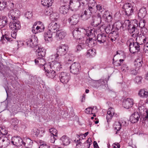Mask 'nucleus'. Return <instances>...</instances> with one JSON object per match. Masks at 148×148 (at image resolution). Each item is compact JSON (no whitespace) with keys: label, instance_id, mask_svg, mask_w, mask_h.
<instances>
[{"label":"nucleus","instance_id":"1","mask_svg":"<svg viewBox=\"0 0 148 148\" xmlns=\"http://www.w3.org/2000/svg\"><path fill=\"white\" fill-rule=\"evenodd\" d=\"M123 26L125 29H127L130 34H133L136 30L138 26V22L135 20L133 22L131 23L129 20H125L123 23Z\"/></svg>","mask_w":148,"mask_h":148},{"label":"nucleus","instance_id":"2","mask_svg":"<svg viewBox=\"0 0 148 148\" xmlns=\"http://www.w3.org/2000/svg\"><path fill=\"white\" fill-rule=\"evenodd\" d=\"M57 54L54 55L55 60L59 61L60 58L59 56H62L65 55L68 50V47L65 44L60 45L57 49Z\"/></svg>","mask_w":148,"mask_h":148},{"label":"nucleus","instance_id":"3","mask_svg":"<svg viewBox=\"0 0 148 148\" xmlns=\"http://www.w3.org/2000/svg\"><path fill=\"white\" fill-rule=\"evenodd\" d=\"M132 39L127 41V45L129 47V50L131 53H134L140 50V45L137 42H134Z\"/></svg>","mask_w":148,"mask_h":148},{"label":"nucleus","instance_id":"4","mask_svg":"<svg viewBox=\"0 0 148 148\" xmlns=\"http://www.w3.org/2000/svg\"><path fill=\"white\" fill-rule=\"evenodd\" d=\"M57 61L59 62H52L51 63H48V64H46L45 66L47 67L48 68L52 70H55L57 72L60 71V69L62 68L61 63L62 64L63 62L62 61L60 60V59L59 61L58 60Z\"/></svg>","mask_w":148,"mask_h":148},{"label":"nucleus","instance_id":"5","mask_svg":"<svg viewBox=\"0 0 148 148\" xmlns=\"http://www.w3.org/2000/svg\"><path fill=\"white\" fill-rule=\"evenodd\" d=\"M101 19L102 17L100 14H97V16L92 17L91 25L95 27H97L100 25L101 26H102L103 23H101Z\"/></svg>","mask_w":148,"mask_h":148},{"label":"nucleus","instance_id":"6","mask_svg":"<svg viewBox=\"0 0 148 148\" xmlns=\"http://www.w3.org/2000/svg\"><path fill=\"white\" fill-rule=\"evenodd\" d=\"M123 8L127 16H130L133 14L134 7L131 3H129L125 4Z\"/></svg>","mask_w":148,"mask_h":148},{"label":"nucleus","instance_id":"7","mask_svg":"<svg viewBox=\"0 0 148 148\" xmlns=\"http://www.w3.org/2000/svg\"><path fill=\"white\" fill-rule=\"evenodd\" d=\"M59 78L60 82L63 84L67 83L70 79V75L69 73L62 72L60 73Z\"/></svg>","mask_w":148,"mask_h":148},{"label":"nucleus","instance_id":"8","mask_svg":"<svg viewBox=\"0 0 148 148\" xmlns=\"http://www.w3.org/2000/svg\"><path fill=\"white\" fill-rule=\"evenodd\" d=\"M9 27L12 30L18 31L21 27L20 22L17 20L15 19L10 22Z\"/></svg>","mask_w":148,"mask_h":148},{"label":"nucleus","instance_id":"9","mask_svg":"<svg viewBox=\"0 0 148 148\" xmlns=\"http://www.w3.org/2000/svg\"><path fill=\"white\" fill-rule=\"evenodd\" d=\"M10 140L6 136H0V148H5L10 144Z\"/></svg>","mask_w":148,"mask_h":148},{"label":"nucleus","instance_id":"10","mask_svg":"<svg viewBox=\"0 0 148 148\" xmlns=\"http://www.w3.org/2000/svg\"><path fill=\"white\" fill-rule=\"evenodd\" d=\"M80 66L77 63L74 62L70 66L71 72L74 74H77L80 72Z\"/></svg>","mask_w":148,"mask_h":148},{"label":"nucleus","instance_id":"11","mask_svg":"<svg viewBox=\"0 0 148 148\" xmlns=\"http://www.w3.org/2000/svg\"><path fill=\"white\" fill-rule=\"evenodd\" d=\"M44 70L46 76L48 77L53 79L56 76L57 72L55 70H52L45 66L44 67Z\"/></svg>","mask_w":148,"mask_h":148},{"label":"nucleus","instance_id":"12","mask_svg":"<svg viewBox=\"0 0 148 148\" xmlns=\"http://www.w3.org/2000/svg\"><path fill=\"white\" fill-rule=\"evenodd\" d=\"M106 119L108 124H109V122L111 121L112 117L116 116L117 114H115L114 109L112 107L108 109Z\"/></svg>","mask_w":148,"mask_h":148},{"label":"nucleus","instance_id":"13","mask_svg":"<svg viewBox=\"0 0 148 148\" xmlns=\"http://www.w3.org/2000/svg\"><path fill=\"white\" fill-rule=\"evenodd\" d=\"M134 103L133 99L127 98L123 101L122 105L124 108L128 109L132 108Z\"/></svg>","mask_w":148,"mask_h":148},{"label":"nucleus","instance_id":"14","mask_svg":"<svg viewBox=\"0 0 148 148\" xmlns=\"http://www.w3.org/2000/svg\"><path fill=\"white\" fill-rule=\"evenodd\" d=\"M12 144L16 146H19L23 145V140L19 136H14L11 139Z\"/></svg>","mask_w":148,"mask_h":148},{"label":"nucleus","instance_id":"15","mask_svg":"<svg viewBox=\"0 0 148 148\" xmlns=\"http://www.w3.org/2000/svg\"><path fill=\"white\" fill-rule=\"evenodd\" d=\"M96 39L98 43L100 44L104 45L106 43L108 37L106 34L103 33L98 34Z\"/></svg>","mask_w":148,"mask_h":148},{"label":"nucleus","instance_id":"16","mask_svg":"<svg viewBox=\"0 0 148 148\" xmlns=\"http://www.w3.org/2000/svg\"><path fill=\"white\" fill-rule=\"evenodd\" d=\"M102 16L105 19L106 22L108 23L112 22L113 20L112 13H110L108 10L104 11Z\"/></svg>","mask_w":148,"mask_h":148},{"label":"nucleus","instance_id":"17","mask_svg":"<svg viewBox=\"0 0 148 148\" xmlns=\"http://www.w3.org/2000/svg\"><path fill=\"white\" fill-rule=\"evenodd\" d=\"M26 43L28 46L34 47L37 44V38L34 36H32L26 41Z\"/></svg>","mask_w":148,"mask_h":148},{"label":"nucleus","instance_id":"18","mask_svg":"<svg viewBox=\"0 0 148 148\" xmlns=\"http://www.w3.org/2000/svg\"><path fill=\"white\" fill-rule=\"evenodd\" d=\"M97 42V39L95 37H89L86 41V44L89 47L94 46L96 45Z\"/></svg>","mask_w":148,"mask_h":148},{"label":"nucleus","instance_id":"19","mask_svg":"<svg viewBox=\"0 0 148 148\" xmlns=\"http://www.w3.org/2000/svg\"><path fill=\"white\" fill-rule=\"evenodd\" d=\"M60 27V25L57 23L53 22L50 23L48 26V30L52 33H55L57 31Z\"/></svg>","mask_w":148,"mask_h":148},{"label":"nucleus","instance_id":"20","mask_svg":"<svg viewBox=\"0 0 148 148\" xmlns=\"http://www.w3.org/2000/svg\"><path fill=\"white\" fill-rule=\"evenodd\" d=\"M73 37L77 40H80L83 38L84 33L81 32L78 29L74 30L73 32Z\"/></svg>","mask_w":148,"mask_h":148},{"label":"nucleus","instance_id":"21","mask_svg":"<svg viewBox=\"0 0 148 148\" xmlns=\"http://www.w3.org/2000/svg\"><path fill=\"white\" fill-rule=\"evenodd\" d=\"M62 141V144L64 146L69 145L71 143V139L66 135H64L60 138Z\"/></svg>","mask_w":148,"mask_h":148},{"label":"nucleus","instance_id":"22","mask_svg":"<svg viewBox=\"0 0 148 148\" xmlns=\"http://www.w3.org/2000/svg\"><path fill=\"white\" fill-rule=\"evenodd\" d=\"M36 54L37 57H44L46 54V50L42 47H38L36 50Z\"/></svg>","mask_w":148,"mask_h":148},{"label":"nucleus","instance_id":"23","mask_svg":"<svg viewBox=\"0 0 148 148\" xmlns=\"http://www.w3.org/2000/svg\"><path fill=\"white\" fill-rule=\"evenodd\" d=\"M140 117V115L138 112H135L130 117L131 122L132 123L138 122Z\"/></svg>","mask_w":148,"mask_h":148},{"label":"nucleus","instance_id":"24","mask_svg":"<svg viewBox=\"0 0 148 148\" xmlns=\"http://www.w3.org/2000/svg\"><path fill=\"white\" fill-rule=\"evenodd\" d=\"M52 33L50 31L48 30L45 32L44 34L45 40L47 42H50L52 41L53 38H52Z\"/></svg>","mask_w":148,"mask_h":148},{"label":"nucleus","instance_id":"25","mask_svg":"<svg viewBox=\"0 0 148 148\" xmlns=\"http://www.w3.org/2000/svg\"><path fill=\"white\" fill-rule=\"evenodd\" d=\"M69 4L70 6L71 5L72 7L76 9L79 8L81 5H82V3L76 0H74L73 1L72 0H70Z\"/></svg>","mask_w":148,"mask_h":148},{"label":"nucleus","instance_id":"26","mask_svg":"<svg viewBox=\"0 0 148 148\" xmlns=\"http://www.w3.org/2000/svg\"><path fill=\"white\" fill-rule=\"evenodd\" d=\"M78 16L73 15L68 19V21L71 25H75L78 22Z\"/></svg>","mask_w":148,"mask_h":148},{"label":"nucleus","instance_id":"27","mask_svg":"<svg viewBox=\"0 0 148 148\" xmlns=\"http://www.w3.org/2000/svg\"><path fill=\"white\" fill-rule=\"evenodd\" d=\"M66 35V33L64 31L61 30H58L56 34V38L57 40H60L63 38Z\"/></svg>","mask_w":148,"mask_h":148},{"label":"nucleus","instance_id":"28","mask_svg":"<svg viewBox=\"0 0 148 148\" xmlns=\"http://www.w3.org/2000/svg\"><path fill=\"white\" fill-rule=\"evenodd\" d=\"M35 63L40 66H45V65L48 64H45V61L44 58V57L41 58V57H37V58L35 60Z\"/></svg>","mask_w":148,"mask_h":148},{"label":"nucleus","instance_id":"29","mask_svg":"<svg viewBox=\"0 0 148 148\" xmlns=\"http://www.w3.org/2000/svg\"><path fill=\"white\" fill-rule=\"evenodd\" d=\"M88 6L86 10H87V12L89 13L90 15L94 14L96 12V6L91 5L90 3H88Z\"/></svg>","mask_w":148,"mask_h":148},{"label":"nucleus","instance_id":"30","mask_svg":"<svg viewBox=\"0 0 148 148\" xmlns=\"http://www.w3.org/2000/svg\"><path fill=\"white\" fill-rule=\"evenodd\" d=\"M97 112V109L96 106L93 107H90L86 108L85 110V112L88 114H93Z\"/></svg>","mask_w":148,"mask_h":148},{"label":"nucleus","instance_id":"31","mask_svg":"<svg viewBox=\"0 0 148 148\" xmlns=\"http://www.w3.org/2000/svg\"><path fill=\"white\" fill-rule=\"evenodd\" d=\"M146 13V8L143 7L140 9L138 13V17L140 18H143L145 16Z\"/></svg>","mask_w":148,"mask_h":148},{"label":"nucleus","instance_id":"32","mask_svg":"<svg viewBox=\"0 0 148 148\" xmlns=\"http://www.w3.org/2000/svg\"><path fill=\"white\" fill-rule=\"evenodd\" d=\"M54 0H41L42 5L47 7H49L51 6Z\"/></svg>","mask_w":148,"mask_h":148},{"label":"nucleus","instance_id":"33","mask_svg":"<svg viewBox=\"0 0 148 148\" xmlns=\"http://www.w3.org/2000/svg\"><path fill=\"white\" fill-rule=\"evenodd\" d=\"M95 29L93 28H88L86 29V34L89 37H95Z\"/></svg>","mask_w":148,"mask_h":148},{"label":"nucleus","instance_id":"34","mask_svg":"<svg viewBox=\"0 0 148 148\" xmlns=\"http://www.w3.org/2000/svg\"><path fill=\"white\" fill-rule=\"evenodd\" d=\"M8 22L7 18L5 16H3L0 18V29L6 25Z\"/></svg>","mask_w":148,"mask_h":148},{"label":"nucleus","instance_id":"35","mask_svg":"<svg viewBox=\"0 0 148 148\" xmlns=\"http://www.w3.org/2000/svg\"><path fill=\"white\" fill-rule=\"evenodd\" d=\"M33 144V141L31 139L29 138H27L25 142L23 141V145L26 148H31Z\"/></svg>","mask_w":148,"mask_h":148},{"label":"nucleus","instance_id":"36","mask_svg":"<svg viewBox=\"0 0 148 148\" xmlns=\"http://www.w3.org/2000/svg\"><path fill=\"white\" fill-rule=\"evenodd\" d=\"M114 26L115 27V28L117 30H119L122 28V29H125V27L123 26V22L119 21H118L116 22L114 24Z\"/></svg>","mask_w":148,"mask_h":148},{"label":"nucleus","instance_id":"37","mask_svg":"<svg viewBox=\"0 0 148 148\" xmlns=\"http://www.w3.org/2000/svg\"><path fill=\"white\" fill-rule=\"evenodd\" d=\"M138 95L140 97L147 98L148 96V92L145 89H141L139 91Z\"/></svg>","mask_w":148,"mask_h":148},{"label":"nucleus","instance_id":"38","mask_svg":"<svg viewBox=\"0 0 148 148\" xmlns=\"http://www.w3.org/2000/svg\"><path fill=\"white\" fill-rule=\"evenodd\" d=\"M69 10L68 6L65 5L61 6L59 9L60 13L64 14H66L68 12Z\"/></svg>","mask_w":148,"mask_h":148},{"label":"nucleus","instance_id":"39","mask_svg":"<svg viewBox=\"0 0 148 148\" xmlns=\"http://www.w3.org/2000/svg\"><path fill=\"white\" fill-rule=\"evenodd\" d=\"M18 121L16 118L12 119L11 120V125L14 129L16 130L17 128L18 127Z\"/></svg>","mask_w":148,"mask_h":148},{"label":"nucleus","instance_id":"40","mask_svg":"<svg viewBox=\"0 0 148 148\" xmlns=\"http://www.w3.org/2000/svg\"><path fill=\"white\" fill-rule=\"evenodd\" d=\"M96 11H97V14H99L100 15L102 16L104 12V8H103L100 5H97L96 7Z\"/></svg>","mask_w":148,"mask_h":148},{"label":"nucleus","instance_id":"41","mask_svg":"<svg viewBox=\"0 0 148 148\" xmlns=\"http://www.w3.org/2000/svg\"><path fill=\"white\" fill-rule=\"evenodd\" d=\"M143 63V61L139 59H137L135 60L134 62V65L135 67L137 69H139V68L141 67Z\"/></svg>","mask_w":148,"mask_h":148},{"label":"nucleus","instance_id":"42","mask_svg":"<svg viewBox=\"0 0 148 148\" xmlns=\"http://www.w3.org/2000/svg\"><path fill=\"white\" fill-rule=\"evenodd\" d=\"M39 133L40 130L36 127L34 128L31 131V134L34 137H37Z\"/></svg>","mask_w":148,"mask_h":148},{"label":"nucleus","instance_id":"43","mask_svg":"<svg viewBox=\"0 0 148 148\" xmlns=\"http://www.w3.org/2000/svg\"><path fill=\"white\" fill-rule=\"evenodd\" d=\"M0 136H5L8 133V131L6 128L3 127H0Z\"/></svg>","mask_w":148,"mask_h":148},{"label":"nucleus","instance_id":"44","mask_svg":"<svg viewBox=\"0 0 148 148\" xmlns=\"http://www.w3.org/2000/svg\"><path fill=\"white\" fill-rule=\"evenodd\" d=\"M49 132L51 135V136H54L57 137L58 136L57 130L54 128H51L49 129Z\"/></svg>","mask_w":148,"mask_h":148},{"label":"nucleus","instance_id":"45","mask_svg":"<svg viewBox=\"0 0 148 148\" xmlns=\"http://www.w3.org/2000/svg\"><path fill=\"white\" fill-rule=\"evenodd\" d=\"M121 124L120 122H116L114 125V128L115 130H116V134L117 133V132L119 131L121 129Z\"/></svg>","mask_w":148,"mask_h":148},{"label":"nucleus","instance_id":"46","mask_svg":"<svg viewBox=\"0 0 148 148\" xmlns=\"http://www.w3.org/2000/svg\"><path fill=\"white\" fill-rule=\"evenodd\" d=\"M95 54L96 53L94 50H93L92 49H90L87 51L86 56L87 57H92L95 56Z\"/></svg>","mask_w":148,"mask_h":148},{"label":"nucleus","instance_id":"47","mask_svg":"<svg viewBox=\"0 0 148 148\" xmlns=\"http://www.w3.org/2000/svg\"><path fill=\"white\" fill-rule=\"evenodd\" d=\"M5 40H7V42H10L12 40H11V38H9L8 36V35H6V34L3 35L2 37H1V41L3 43H5V42L4 41H5Z\"/></svg>","mask_w":148,"mask_h":148},{"label":"nucleus","instance_id":"48","mask_svg":"<svg viewBox=\"0 0 148 148\" xmlns=\"http://www.w3.org/2000/svg\"><path fill=\"white\" fill-rule=\"evenodd\" d=\"M16 13L13 10L10 11L8 14L9 17L11 19H12V21H14L16 19L15 18L16 17L15 16Z\"/></svg>","mask_w":148,"mask_h":148},{"label":"nucleus","instance_id":"49","mask_svg":"<svg viewBox=\"0 0 148 148\" xmlns=\"http://www.w3.org/2000/svg\"><path fill=\"white\" fill-rule=\"evenodd\" d=\"M109 77H108L107 78H105V79H101L99 80H96V81L97 83L101 84L100 85H105L106 83H107Z\"/></svg>","mask_w":148,"mask_h":148},{"label":"nucleus","instance_id":"50","mask_svg":"<svg viewBox=\"0 0 148 148\" xmlns=\"http://www.w3.org/2000/svg\"><path fill=\"white\" fill-rule=\"evenodd\" d=\"M88 13L87 12V10L84 11V12L82 13L80 16L82 20H86L88 19V17L87 16Z\"/></svg>","mask_w":148,"mask_h":148},{"label":"nucleus","instance_id":"51","mask_svg":"<svg viewBox=\"0 0 148 148\" xmlns=\"http://www.w3.org/2000/svg\"><path fill=\"white\" fill-rule=\"evenodd\" d=\"M140 20L139 23L138 27L142 28L144 27L145 26L146 21L143 18H140Z\"/></svg>","mask_w":148,"mask_h":148},{"label":"nucleus","instance_id":"52","mask_svg":"<svg viewBox=\"0 0 148 148\" xmlns=\"http://www.w3.org/2000/svg\"><path fill=\"white\" fill-rule=\"evenodd\" d=\"M114 59H113V64L116 66H118L121 65L122 64L121 63L124 61L123 60L120 59L119 61H116L114 62Z\"/></svg>","mask_w":148,"mask_h":148},{"label":"nucleus","instance_id":"53","mask_svg":"<svg viewBox=\"0 0 148 148\" xmlns=\"http://www.w3.org/2000/svg\"><path fill=\"white\" fill-rule=\"evenodd\" d=\"M142 77L141 76H137L134 79V82L138 84H140L142 82Z\"/></svg>","mask_w":148,"mask_h":148},{"label":"nucleus","instance_id":"54","mask_svg":"<svg viewBox=\"0 0 148 148\" xmlns=\"http://www.w3.org/2000/svg\"><path fill=\"white\" fill-rule=\"evenodd\" d=\"M110 37L115 38H117L119 36V34L116 32H110L109 35Z\"/></svg>","mask_w":148,"mask_h":148},{"label":"nucleus","instance_id":"55","mask_svg":"<svg viewBox=\"0 0 148 148\" xmlns=\"http://www.w3.org/2000/svg\"><path fill=\"white\" fill-rule=\"evenodd\" d=\"M37 31L38 32H41L43 31L45 29V27L43 25H41L40 26H37L36 28Z\"/></svg>","mask_w":148,"mask_h":148},{"label":"nucleus","instance_id":"56","mask_svg":"<svg viewBox=\"0 0 148 148\" xmlns=\"http://www.w3.org/2000/svg\"><path fill=\"white\" fill-rule=\"evenodd\" d=\"M7 3L6 2L0 1V10H3L6 7Z\"/></svg>","mask_w":148,"mask_h":148},{"label":"nucleus","instance_id":"57","mask_svg":"<svg viewBox=\"0 0 148 148\" xmlns=\"http://www.w3.org/2000/svg\"><path fill=\"white\" fill-rule=\"evenodd\" d=\"M138 109L139 112L141 114H144L143 112H145L146 110H148V109L147 110L143 106H140L138 108Z\"/></svg>","mask_w":148,"mask_h":148},{"label":"nucleus","instance_id":"58","mask_svg":"<svg viewBox=\"0 0 148 148\" xmlns=\"http://www.w3.org/2000/svg\"><path fill=\"white\" fill-rule=\"evenodd\" d=\"M139 69H137V68L135 67V69H131L130 71V73L131 74L134 75H136L138 73V70Z\"/></svg>","mask_w":148,"mask_h":148},{"label":"nucleus","instance_id":"59","mask_svg":"<svg viewBox=\"0 0 148 148\" xmlns=\"http://www.w3.org/2000/svg\"><path fill=\"white\" fill-rule=\"evenodd\" d=\"M129 69L128 66L126 64H123L121 66V70L122 71H126Z\"/></svg>","mask_w":148,"mask_h":148},{"label":"nucleus","instance_id":"60","mask_svg":"<svg viewBox=\"0 0 148 148\" xmlns=\"http://www.w3.org/2000/svg\"><path fill=\"white\" fill-rule=\"evenodd\" d=\"M91 140L90 138H89L84 143V144L85 145H87V147L89 148L91 144Z\"/></svg>","mask_w":148,"mask_h":148},{"label":"nucleus","instance_id":"61","mask_svg":"<svg viewBox=\"0 0 148 148\" xmlns=\"http://www.w3.org/2000/svg\"><path fill=\"white\" fill-rule=\"evenodd\" d=\"M84 47V45L83 44H81L79 45H78L77 46L76 48V52H77L81 50V49L83 48Z\"/></svg>","mask_w":148,"mask_h":148},{"label":"nucleus","instance_id":"62","mask_svg":"<svg viewBox=\"0 0 148 148\" xmlns=\"http://www.w3.org/2000/svg\"><path fill=\"white\" fill-rule=\"evenodd\" d=\"M12 31L11 32V36L14 38L15 39L16 36V33L17 31H16L15 30H12Z\"/></svg>","mask_w":148,"mask_h":148},{"label":"nucleus","instance_id":"63","mask_svg":"<svg viewBox=\"0 0 148 148\" xmlns=\"http://www.w3.org/2000/svg\"><path fill=\"white\" fill-rule=\"evenodd\" d=\"M105 30L107 34H110V32H111L112 29L110 26H108L106 28H105Z\"/></svg>","mask_w":148,"mask_h":148},{"label":"nucleus","instance_id":"64","mask_svg":"<svg viewBox=\"0 0 148 148\" xmlns=\"http://www.w3.org/2000/svg\"><path fill=\"white\" fill-rule=\"evenodd\" d=\"M120 144L118 143H114L112 145V147L113 148H120Z\"/></svg>","mask_w":148,"mask_h":148}]
</instances>
